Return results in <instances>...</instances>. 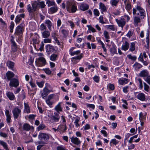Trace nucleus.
I'll list each match as a JSON object with an SVG mask.
<instances>
[{"label": "nucleus", "instance_id": "f257e3e1", "mask_svg": "<svg viewBox=\"0 0 150 150\" xmlns=\"http://www.w3.org/2000/svg\"><path fill=\"white\" fill-rule=\"evenodd\" d=\"M32 7L30 4H28L27 6V10L30 13H33L36 11L39 7L42 8H44L45 5L43 1H35L32 4Z\"/></svg>", "mask_w": 150, "mask_h": 150}, {"label": "nucleus", "instance_id": "f03ea898", "mask_svg": "<svg viewBox=\"0 0 150 150\" xmlns=\"http://www.w3.org/2000/svg\"><path fill=\"white\" fill-rule=\"evenodd\" d=\"M66 8L67 11L74 13L77 10V7L75 4L71 2V1H68L67 2Z\"/></svg>", "mask_w": 150, "mask_h": 150}, {"label": "nucleus", "instance_id": "7ed1b4c3", "mask_svg": "<svg viewBox=\"0 0 150 150\" xmlns=\"http://www.w3.org/2000/svg\"><path fill=\"white\" fill-rule=\"evenodd\" d=\"M137 10L140 13V16L142 17L141 18H144L145 16V12L144 10L141 6L137 5L136 8L133 9V14L135 15L136 13Z\"/></svg>", "mask_w": 150, "mask_h": 150}, {"label": "nucleus", "instance_id": "20e7f679", "mask_svg": "<svg viewBox=\"0 0 150 150\" xmlns=\"http://www.w3.org/2000/svg\"><path fill=\"white\" fill-rule=\"evenodd\" d=\"M12 113L14 119H17L21 115V110L19 108L16 107L12 110Z\"/></svg>", "mask_w": 150, "mask_h": 150}, {"label": "nucleus", "instance_id": "39448f33", "mask_svg": "<svg viewBox=\"0 0 150 150\" xmlns=\"http://www.w3.org/2000/svg\"><path fill=\"white\" fill-rule=\"evenodd\" d=\"M23 26L20 24L16 28L15 34L18 36H21L23 35Z\"/></svg>", "mask_w": 150, "mask_h": 150}, {"label": "nucleus", "instance_id": "423d86ee", "mask_svg": "<svg viewBox=\"0 0 150 150\" xmlns=\"http://www.w3.org/2000/svg\"><path fill=\"white\" fill-rule=\"evenodd\" d=\"M115 21L118 25V26L121 27L122 28H123L126 24L125 19L123 17H122L119 20L116 19Z\"/></svg>", "mask_w": 150, "mask_h": 150}, {"label": "nucleus", "instance_id": "0eeeda50", "mask_svg": "<svg viewBox=\"0 0 150 150\" xmlns=\"http://www.w3.org/2000/svg\"><path fill=\"white\" fill-rule=\"evenodd\" d=\"M50 135L48 134L44 133H40L38 136L39 139L44 140H48L49 139Z\"/></svg>", "mask_w": 150, "mask_h": 150}, {"label": "nucleus", "instance_id": "6e6552de", "mask_svg": "<svg viewBox=\"0 0 150 150\" xmlns=\"http://www.w3.org/2000/svg\"><path fill=\"white\" fill-rule=\"evenodd\" d=\"M9 84L10 86L16 87L19 85L18 81L17 79L15 78L12 79L10 80V82Z\"/></svg>", "mask_w": 150, "mask_h": 150}, {"label": "nucleus", "instance_id": "1a4fd4ad", "mask_svg": "<svg viewBox=\"0 0 150 150\" xmlns=\"http://www.w3.org/2000/svg\"><path fill=\"white\" fill-rule=\"evenodd\" d=\"M149 74V73L147 70H143L140 72L139 76L142 77H147Z\"/></svg>", "mask_w": 150, "mask_h": 150}, {"label": "nucleus", "instance_id": "9d476101", "mask_svg": "<svg viewBox=\"0 0 150 150\" xmlns=\"http://www.w3.org/2000/svg\"><path fill=\"white\" fill-rule=\"evenodd\" d=\"M7 97L11 100H14L15 99V96L14 94L9 91H7L6 93Z\"/></svg>", "mask_w": 150, "mask_h": 150}, {"label": "nucleus", "instance_id": "9b49d317", "mask_svg": "<svg viewBox=\"0 0 150 150\" xmlns=\"http://www.w3.org/2000/svg\"><path fill=\"white\" fill-rule=\"evenodd\" d=\"M71 142L76 145H78L81 143V142L76 137H72L71 138Z\"/></svg>", "mask_w": 150, "mask_h": 150}, {"label": "nucleus", "instance_id": "f8f14e48", "mask_svg": "<svg viewBox=\"0 0 150 150\" xmlns=\"http://www.w3.org/2000/svg\"><path fill=\"white\" fill-rule=\"evenodd\" d=\"M25 14L22 13L20 15H17L15 19V22L16 23H19L20 21L21 20L22 18H23L25 17Z\"/></svg>", "mask_w": 150, "mask_h": 150}, {"label": "nucleus", "instance_id": "ddd939ff", "mask_svg": "<svg viewBox=\"0 0 150 150\" xmlns=\"http://www.w3.org/2000/svg\"><path fill=\"white\" fill-rule=\"evenodd\" d=\"M5 113L6 117V120L7 122L9 123L11 122V116L8 110H6L5 111Z\"/></svg>", "mask_w": 150, "mask_h": 150}, {"label": "nucleus", "instance_id": "4468645a", "mask_svg": "<svg viewBox=\"0 0 150 150\" xmlns=\"http://www.w3.org/2000/svg\"><path fill=\"white\" fill-rule=\"evenodd\" d=\"M129 47V43L125 41L123 43L121 49L125 51H126L128 49Z\"/></svg>", "mask_w": 150, "mask_h": 150}, {"label": "nucleus", "instance_id": "2eb2a0df", "mask_svg": "<svg viewBox=\"0 0 150 150\" xmlns=\"http://www.w3.org/2000/svg\"><path fill=\"white\" fill-rule=\"evenodd\" d=\"M7 79L8 81L11 80L14 76V73L11 71H8L6 74Z\"/></svg>", "mask_w": 150, "mask_h": 150}, {"label": "nucleus", "instance_id": "dca6fc26", "mask_svg": "<svg viewBox=\"0 0 150 150\" xmlns=\"http://www.w3.org/2000/svg\"><path fill=\"white\" fill-rule=\"evenodd\" d=\"M137 98L142 101H144L146 99L145 94L143 93H139L137 95Z\"/></svg>", "mask_w": 150, "mask_h": 150}, {"label": "nucleus", "instance_id": "f3484780", "mask_svg": "<svg viewBox=\"0 0 150 150\" xmlns=\"http://www.w3.org/2000/svg\"><path fill=\"white\" fill-rule=\"evenodd\" d=\"M146 112H140L139 115V119L140 121L145 120L146 119Z\"/></svg>", "mask_w": 150, "mask_h": 150}, {"label": "nucleus", "instance_id": "a211bd4d", "mask_svg": "<svg viewBox=\"0 0 150 150\" xmlns=\"http://www.w3.org/2000/svg\"><path fill=\"white\" fill-rule=\"evenodd\" d=\"M141 20L139 16H135L134 18V24L135 26L138 25V24L141 22Z\"/></svg>", "mask_w": 150, "mask_h": 150}, {"label": "nucleus", "instance_id": "6ab92c4d", "mask_svg": "<svg viewBox=\"0 0 150 150\" xmlns=\"http://www.w3.org/2000/svg\"><path fill=\"white\" fill-rule=\"evenodd\" d=\"M42 37L45 38H48L50 35V33L48 30H44L42 33Z\"/></svg>", "mask_w": 150, "mask_h": 150}, {"label": "nucleus", "instance_id": "aec40b11", "mask_svg": "<svg viewBox=\"0 0 150 150\" xmlns=\"http://www.w3.org/2000/svg\"><path fill=\"white\" fill-rule=\"evenodd\" d=\"M46 50L47 52L50 53V52H53L54 49L53 46L50 45H47L46 46Z\"/></svg>", "mask_w": 150, "mask_h": 150}, {"label": "nucleus", "instance_id": "412c9836", "mask_svg": "<svg viewBox=\"0 0 150 150\" xmlns=\"http://www.w3.org/2000/svg\"><path fill=\"white\" fill-rule=\"evenodd\" d=\"M37 61L39 62H42V64L41 65L42 66L45 65L46 63V61L45 59L43 57H39L37 59Z\"/></svg>", "mask_w": 150, "mask_h": 150}, {"label": "nucleus", "instance_id": "4be33fe9", "mask_svg": "<svg viewBox=\"0 0 150 150\" xmlns=\"http://www.w3.org/2000/svg\"><path fill=\"white\" fill-rule=\"evenodd\" d=\"M54 114H55L54 113ZM60 117L59 115L57 114H55L54 115L52 116L51 119L54 120L55 122H58L59 120Z\"/></svg>", "mask_w": 150, "mask_h": 150}, {"label": "nucleus", "instance_id": "5701e85b", "mask_svg": "<svg viewBox=\"0 0 150 150\" xmlns=\"http://www.w3.org/2000/svg\"><path fill=\"white\" fill-rule=\"evenodd\" d=\"M88 8V5L86 4H81L80 7V9L83 11L87 10Z\"/></svg>", "mask_w": 150, "mask_h": 150}, {"label": "nucleus", "instance_id": "b1692460", "mask_svg": "<svg viewBox=\"0 0 150 150\" xmlns=\"http://www.w3.org/2000/svg\"><path fill=\"white\" fill-rule=\"evenodd\" d=\"M128 82V79L125 78L120 79L118 80L119 83L122 85L126 84Z\"/></svg>", "mask_w": 150, "mask_h": 150}, {"label": "nucleus", "instance_id": "393cba45", "mask_svg": "<svg viewBox=\"0 0 150 150\" xmlns=\"http://www.w3.org/2000/svg\"><path fill=\"white\" fill-rule=\"evenodd\" d=\"M138 59L139 61L143 62L144 65L146 66L148 65V62L145 59V61L143 60V56L141 54L139 55L138 58Z\"/></svg>", "mask_w": 150, "mask_h": 150}, {"label": "nucleus", "instance_id": "a878e982", "mask_svg": "<svg viewBox=\"0 0 150 150\" xmlns=\"http://www.w3.org/2000/svg\"><path fill=\"white\" fill-rule=\"evenodd\" d=\"M67 129V127L65 125H63L59 126L57 129L58 130H60L61 131L64 132Z\"/></svg>", "mask_w": 150, "mask_h": 150}, {"label": "nucleus", "instance_id": "bb28decb", "mask_svg": "<svg viewBox=\"0 0 150 150\" xmlns=\"http://www.w3.org/2000/svg\"><path fill=\"white\" fill-rule=\"evenodd\" d=\"M0 145L2 146L6 150H9L8 148L7 144L6 142L2 140L0 141Z\"/></svg>", "mask_w": 150, "mask_h": 150}, {"label": "nucleus", "instance_id": "cd10ccee", "mask_svg": "<svg viewBox=\"0 0 150 150\" xmlns=\"http://www.w3.org/2000/svg\"><path fill=\"white\" fill-rule=\"evenodd\" d=\"M6 65L9 68L12 69L14 67V63L10 61H8L7 62Z\"/></svg>", "mask_w": 150, "mask_h": 150}, {"label": "nucleus", "instance_id": "c85d7f7f", "mask_svg": "<svg viewBox=\"0 0 150 150\" xmlns=\"http://www.w3.org/2000/svg\"><path fill=\"white\" fill-rule=\"evenodd\" d=\"M45 24L47 25V27L50 30H51L52 26L51 22L49 20H46L45 22Z\"/></svg>", "mask_w": 150, "mask_h": 150}, {"label": "nucleus", "instance_id": "c756f323", "mask_svg": "<svg viewBox=\"0 0 150 150\" xmlns=\"http://www.w3.org/2000/svg\"><path fill=\"white\" fill-rule=\"evenodd\" d=\"M58 8L57 6H54L51 7L49 9V12L50 13H53L56 12Z\"/></svg>", "mask_w": 150, "mask_h": 150}, {"label": "nucleus", "instance_id": "7c9ffc66", "mask_svg": "<svg viewBox=\"0 0 150 150\" xmlns=\"http://www.w3.org/2000/svg\"><path fill=\"white\" fill-rule=\"evenodd\" d=\"M137 80L138 81L137 83L139 85V88L141 89H142L143 87V81L141 78H138Z\"/></svg>", "mask_w": 150, "mask_h": 150}, {"label": "nucleus", "instance_id": "2f4dec72", "mask_svg": "<svg viewBox=\"0 0 150 150\" xmlns=\"http://www.w3.org/2000/svg\"><path fill=\"white\" fill-rule=\"evenodd\" d=\"M127 1H125L124 3L125 5V8L128 11L131 9V5L129 2H127Z\"/></svg>", "mask_w": 150, "mask_h": 150}, {"label": "nucleus", "instance_id": "473e14b6", "mask_svg": "<svg viewBox=\"0 0 150 150\" xmlns=\"http://www.w3.org/2000/svg\"><path fill=\"white\" fill-rule=\"evenodd\" d=\"M23 129L26 131H29L30 129V126L27 123H25L23 126Z\"/></svg>", "mask_w": 150, "mask_h": 150}, {"label": "nucleus", "instance_id": "72a5a7b5", "mask_svg": "<svg viewBox=\"0 0 150 150\" xmlns=\"http://www.w3.org/2000/svg\"><path fill=\"white\" fill-rule=\"evenodd\" d=\"M100 8L101 9L102 12H104L107 10V9L105 5L101 3H100Z\"/></svg>", "mask_w": 150, "mask_h": 150}, {"label": "nucleus", "instance_id": "f704fd0d", "mask_svg": "<svg viewBox=\"0 0 150 150\" xmlns=\"http://www.w3.org/2000/svg\"><path fill=\"white\" fill-rule=\"evenodd\" d=\"M61 32L62 34L64 37H66L68 35L69 31L64 29H62L61 30Z\"/></svg>", "mask_w": 150, "mask_h": 150}, {"label": "nucleus", "instance_id": "c9c22d12", "mask_svg": "<svg viewBox=\"0 0 150 150\" xmlns=\"http://www.w3.org/2000/svg\"><path fill=\"white\" fill-rule=\"evenodd\" d=\"M70 54L71 56H74V55H77L80 53V51L79 50H78L75 51H71V49H70L69 50Z\"/></svg>", "mask_w": 150, "mask_h": 150}, {"label": "nucleus", "instance_id": "e433bc0d", "mask_svg": "<svg viewBox=\"0 0 150 150\" xmlns=\"http://www.w3.org/2000/svg\"><path fill=\"white\" fill-rule=\"evenodd\" d=\"M25 110L27 113L30 112V108L28 104L24 103Z\"/></svg>", "mask_w": 150, "mask_h": 150}, {"label": "nucleus", "instance_id": "4c0bfd02", "mask_svg": "<svg viewBox=\"0 0 150 150\" xmlns=\"http://www.w3.org/2000/svg\"><path fill=\"white\" fill-rule=\"evenodd\" d=\"M133 66L136 70L142 68V65L137 63H136L133 65Z\"/></svg>", "mask_w": 150, "mask_h": 150}, {"label": "nucleus", "instance_id": "58836bf2", "mask_svg": "<svg viewBox=\"0 0 150 150\" xmlns=\"http://www.w3.org/2000/svg\"><path fill=\"white\" fill-rule=\"evenodd\" d=\"M55 110L57 112L62 111V109L61 107V103H59L55 108Z\"/></svg>", "mask_w": 150, "mask_h": 150}, {"label": "nucleus", "instance_id": "ea45409f", "mask_svg": "<svg viewBox=\"0 0 150 150\" xmlns=\"http://www.w3.org/2000/svg\"><path fill=\"white\" fill-rule=\"evenodd\" d=\"M57 57V55L56 54H52L50 56V59L53 61H54L56 59Z\"/></svg>", "mask_w": 150, "mask_h": 150}, {"label": "nucleus", "instance_id": "a19ab883", "mask_svg": "<svg viewBox=\"0 0 150 150\" xmlns=\"http://www.w3.org/2000/svg\"><path fill=\"white\" fill-rule=\"evenodd\" d=\"M46 28V26L43 23L41 24L40 26L39 29L41 31H44Z\"/></svg>", "mask_w": 150, "mask_h": 150}, {"label": "nucleus", "instance_id": "79ce46f5", "mask_svg": "<svg viewBox=\"0 0 150 150\" xmlns=\"http://www.w3.org/2000/svg\"><path fill=\"white\" fill-rule=\"evenodd\" d=\"M135 44L134 42H132L131 43V45L130 48H129V51L132 52L135 49Z\"/></svg>", "mask_w": 150, "mask_h": 150}, {"label": "nucleus", "instance_id": "37998d69", "mask_svg": "<svg viewBox=\"0 0 150 150\" xmlns=\"http://www.w3.org/2000/svg\"><path fill=\"white\" fill-rule=\"evenodd\" d=\"M14 26V23L12 21L11 22L10 25L9 27L10 28V32L12 33L13 31V29Z\"/></svg>", "mask_w": 150, "mask_h": 150}, {"label": "nucleus", "instance_id": "c03bdc74", "mask_svg": "<svg viewBox=\"0 0 150 150\" xmlns=\"http://www.w3.org/2000/svg\"><path fill=\"white\" fill-rule=\"evenodd\" d=\"M110 51L113 54H117L116 49L114 46H113L110 48Z\"/></svg>", "mask_w": 150, "mask_h": 150}, {"label": "nucleus", "instance_id": "a18cd8bd", "mask_svg": "<svg viewBox=\"0 0 150 150\" xmlns=\"http://www.w3.org/2000/svg\"><path fill=\"white\" fill-rule=\"evenodd\" d=\"M46 3L48 6H53L55 4L54 2L52 1H47Z\"/></svg>", "mask_w": 150, "mask_h": 150}, {"label": "nucleus", "instance_id": "49530a36", "mask_svg": "<svg viewBox=\"0 0 150 150\" xmlns=\"http://www.w3.org/2000/svg\"><path fill=\"white\" fill-rule=\"evenodd\" d=\"M143 84L144 85V90L147 92H148L149 86L145 82H144Z\"/></svg>", "mask_w": 150, "mask_h": 150}, {"label": "nucleus", "instance_id": "de8ad7c7", "mask_svg": "<svg viewBox=\"0 0 150 150\" xmlns=\"http://www.w3.org/2000/svg\"><path fill=\"white\" fill-rule=\"evenodd\" d=\"M127 57L129 59L134 61H135L137 57L135 56H132L131 54H128L127 55Z\"/></svg>", "mask_w": 150, "mask_h": 150}, {"label": "nucleus", "instance_id": "09e8293b", "mask_svg": "<svg viewBox=\"0 0 150 150\" xmlns=\"http://www.w3.org/2000/svg\"><path fill=\"white\" fill-rule=\"evenodd\" d=\"M43 93H44V95L47 96L48 94L51 91L48 90L47 88H45L43 89Z\"/></svg>", "mask_w": 150, "mask_h": 150}, {"label": "nucleus", "instance_id": "8fccbe9b", "mask_svg": "<svg viewBox=\"0 0 150 150\" xmlns=\"http://www.w3.org/2000/svg\"><path fill=\"white\" fill-rule=\"evenodd\" d=\"M57 150H68L65 147L62 146H58L57 147Z\"/></svg>", "mask_w": 150, "mask_h": 150}, {"label": "nucleus", "instance_id": "3c124183", "mask_svg": "<svg viewBox=\"0 0 150 150\" xmlns=\"http://www.w3.org/2000/svg\"><path fill=\"white\" fill-rule=\"evenodd\" d=\"M103 34L105 38L106 39H109L110 38L108 33L105 30L103 33Z\"/></svg>", "mask_w": 150, "mask_h": 150}, {"label": "nucleus", "instance_id": "603ef678", "mask_svg": "<svg viewBox=\"0 0 150 150\" xmlns=\"http://www.w3.org/2000/svg\"><path fill=\"white\" fill-rule=\"evenodd\" d=\"M134 33V31L132 30H129L128 33L126 35V36L130 38L131 36H132Z\"/></svg>", "mask_w": 150, "mask_h": 150}, {"label": "nucleus", "instance_id": "864d4df0", "mask_svg": "<svg viewBox=\"0 0 150 150\" xmlns=\"http://www.w3.org/2000/svg\"><path fill=\"white\" fill-rule=\"evenodd\" d=\"M45 128V126L43 124H40L37 128V130L38 131H40L43 129Z\"/></svg>", "mask_w": 150, "mask_h": 150}, {"label": "nucleus", "instance_id": "5fc2aeb1", "mask_svg": "<svg viewBox=\"0 0 150 150\" xmlns=\"http://www.w3.org/2000/svg\"><path fill=\"white\" fill-rule=\"evenodd\" d=\"M107 28L111 30L115 31V28L114 25H109L107 26Z\"/></svg>", "mask_w": 150, "mask_h": 150}, {"label": "nucleus", "instance_id": "6e6d98bb", "mask_svg": "<svg viewBox=\"0 0 150 150\" xmlns=\"http://www.w3.org/2000/svg\"><path fill=\"white\" fill-rule=\"evenodd\" d=\"M88 29L91 30L92 32L94 33L96 32L95 29L91 25H87Z\"/></svg>", "mask_w": 150, "mask_h": 150}, {"label": "nucleus", "instance_id": "4d7b16f0", "mask_svg": "<svg viewBox=\"0 0 150 150\" xmlns=\"http://www.w3.org/2000/svg\"><path fill=\"white\" fill-rule=\"evenodd\" d=\"M118 2V1H111L110 3L112 6H116Z\"/></svg>", "mask_w": 150, "mask_h": 150}, {"label": "nucleus", "instance_id": "13d9d810", "mask_svg": "<svg viewBox=\"0 0 150 150\" xmlns=\"http://www.w3.org/2000/svg\"><path fill=\"white\" fill-rule=\"evenodd\" d=\"M45 72L47 74H50L51 73V71L49 68H46L43 69Z\"/></svg>", "mask_w": 150, "mask_h": 150}, {"label": "nucleus", "instance_id": "bf43d9fd", "mask_svg": "<svg viewBox=\"0 0 150 150\" xmlns=\"http://www.w3.org/2000/svg\"><path fill=\"white\" fill-rule=\"evenodd\" d=\"M146 42L147 45L149 44V32L148 30L147 31L146 33Z\"/></svg>", "mask_w": 150, "mask_h": 150}, {"label": "nucleus", "instance_id": "052dcab7", "mask_svg": "<svg viewBox=\"0 0 150 150\" xmlns=\"http://www.w3.org/2000/svg\"><path fill=\"white\" fill-rule=\"evenodd\" d=\"M110 143H112L116 145L118 143V141L116 140L115 139H112L110 142Z\"/></svg>", "mask_w": 150, "mask_h": 150}, {"label": "nucleus", "instance_id": "680f3d73", "mask_svg": "<svg viewBox=\"0 0 150 150\" xmlns=\"http://www.w3.org/2000/svg\"><path fill=\"white\" fill-rule=\"evenodd\" d=\"M145 81L150 85V75H148L145 79Z\"/></svg>", "mask_w": 150, "mask_h": 150}, {"label": "nucleus", "instance_id": "e2e57ef3", "mask_svg": "<svg viewBox=\"0 0 150 150\" xmlns=\"http://www.w3.org/2000/svg\"><path fill=\"white\" fill-rule=\"evenodd\" d=\"M93 80L96 83H98L99 81V78L98 76H95L93 78Z\"/></svg>", "mask_w": 150, "mask_h": 150}, {"label": "nucleus", "instance_id": "0e129e2a", "mask_svg": "<svg viewBox=\"0 0 150 150\" xmlns=\"http://www.w3.org/2000/svg\"><path fill=\"white\" fill-rule=\"evenodd\" d=\"M0 136L4 138H6L7 137L8 134L5 133L1 132H0Z\"/></svg>", "mask_w": 150, "mask_h": 150}, {"label": "nucleus", "instance_id": "69168bd1", "mask_svg": "<svg viewBox=\"0 0 150 150\" xmlns=\"http://www.w3.org/2000/svg\"><path fill=\"white\" fill-rule=\"evenodd\" d=\"M109 88L111 90H113L115 89L114 85L113 84H109L108 85Z\"/></svg>", "mask_w": 150, "mask_h": 150}, {"label": "nucleus", "instance_id": "338daca9", "mask_svg": "<svg viewBox=\"0 0 150 150\" xmlns=\"http://www.w3.org/2000/svg\"><path fill=\"white\" fill-rule=\"evenodd\" d=\"M79 121V120L77 118L75 120L74 123L75 124V125L76 127H78L79 126V125L78 124Z\"/></svg>", "mask_w": 150, "mask_h": 150}, {"label": "nucleus", "instance_id": "774afa93", "mask_svg": "<svg viewBox=\"0 0 150 150\" xmlns=\"http://www.w3.org/2000/svg\"><path fill=\"white\" fill-rule=\"evenodd\" d=\"M51 40L50 38L45 39L44 40L43 42L45 43H51Z\"/></svg>", "mask_w": 150, "mask_h": 150}]
</instances>
